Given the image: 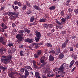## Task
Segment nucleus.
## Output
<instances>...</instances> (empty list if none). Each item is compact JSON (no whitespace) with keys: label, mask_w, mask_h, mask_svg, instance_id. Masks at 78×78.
<instances>
[{"label":"nucleus","mask_w":78,"mask_h":78,"mask_svg":"<svg viewBox=\"0 0 78 78\" xmlns=\"http://www.w3.org/2000/svg\"><path fill=\"white\" fill-rule=\"evenodd\" d=\"M32 62H33V64H36V61L35 60H33Z\"/></svg>","instance_id":"nucleus-56"},{"label":"nucleus","mask_w":78,"mask_h":78,"mask_svg":"<svg viewBox=\"0 0 78 78\" xmlns=\"http://www.w3.org/2000/svg\"><path fill=\"white\" fill-rule=\"evenodd\" d=\"M19 14V13H16V12H12L11 11L9 12V14L8 16H11V15H14V16H18Z\"/></svg>","instance_id":"nucleus-5"},{"label":"nucleus","mask_w":78,"mask_h":78,"mask_svg":"<svg viewBox=\"0 0 78 78\" xmlns=\"http://www.w3.org/2000/svg\"><path fill=\"white\" fill-rule=\"evenodd\" d=\"M39 21L40 22H43V23L44 22H46V19L42 18L40 19L39 20Z\"/></svg>","instance_id":"nucleus-22"},{"label":"nucleus","mask_w":78,"mask_h":78,"mask_svg":"<svg viewBox=\"0 0 78 78\" xmlns=\"http://www.w3.org/2000/svg\"><path fill=\"white\" fill-rule=\"evenodd\" d=\"M34 67V69H37L38 68V67L37 66L36 64H34L33 65Z\"/></svg>","instance_id":"nucleus-49"},{"label":"nucleus","mask_w":78,"mask_h":78,"mask_svg":"<svg viewBox=\"0 0 78 78\" xmlns=\"http://www.w3.org/2000/svg\"><path fill=\"white\" fill-rule=\"evenodd\" d=\"M12 27H16V25L14 23H13L12 24Z\"/></svg>","instance_id":"nucleus-61"},{"label":"nucleus","mask_w":78,"mask_h":78,"mask_svg":"<svg viewBox=\"0 0 78 78\" xmlns=\"http://www.w3.org/2000/svg\"><path fill=\"white\" fill-rule=\"evenodd\" d=\"M60 14L61 16H64L65 14L64 12H63V11H62L60 12Z\"/></svg>","instance_id":"nucleus-46"},{"label":"nucleus","mask_w":78,"mask_h":78,"mask_svg":"<svg viewBox=\"0 0 78 78\" xmlns=\"http://www.w3.org/2000/svg\"><path fill=\"white\" fill-rule=\"evenodd\" d=\"M73 56L74 58V59H76V55H74V54L73 55Z\"/></svg>","instance_id":"nucleus-60"},{"label":"nucleus","mask_w":78,"mask_h":78,"mask_svg":"<svg viewBox=\"0 0 78 78\" xmlns=\"http://www.w3.org/2000/svg\"><path fill=\"white\" fill-rule=\"evenodd\" d=\"M35 40L36 42H38L39 41V40H40V37H36L35 38Z\"/></svg>","instance_id":"nucleus-23"},{"label":"nucleus","mask_w":78,"mask_h":78,"mask_svg":"<svg viewBox=\"0 0 78 78\" xmlns=\"http://www.w3.org/2000/svg\"><path fill=\"white\" fill-rule=\"evenodd\" d=\"M19 48H21V49H22L23 48V44H20V45H19Z\"/></svg>","instance_id":"nucleus-40"},{"label":"nucleus","mask_w":78,"mask_h":78,"mask_svg":"<svg viewBox=\"0 0 78 78\" xmlns=\"http://www.w3.org/2000/svg\"><path fill=\"white\" fill-rule=\"evenodd\" d=\"M61 51V49L60 48H57L56 50V54L55 53L56 55H59V53H60Z\"/></svg>","instance_id":"nucleus-13"},{"label":"nucleus","mask_w":78,"mask_h":78,"mask_svg":"<svg viewBox=\"0 0 78 78\" xmlns=\"http://www.w3.org/2000/svg\"><path fill=\"white\" fill-rule=\"evenodd\" d=\"M32 45V47H34V48L35 49H37L38 48H39V46H38L39 44H38V43H33Z\"/></svg>","instance_id":"nucleus-8"},{"label":"nucleus","mask_w":78,"mask_h":78,"mask_svg":"<svg viewBox=\"0 0 78 78\" xmlns=\"http://www.w3.org/2000/svg\"><path fill=\"white\" fill-rule=\"evenodd\" d=\"M48 27L49 28H52L54 27V26L52 24H48Z\"/></svg>","instance_id":"nucleus-32"},{"label":"nucleus","mask_w":78,"mask_h":78,"mask_svg":"<svg viewBox=\"0 0 78 78\" xmlns=\"http://www.w3.org/2000/svg\"><path fill=\"white\" fill-rule=\"evenodd\" d=\"M45 56H42L41 58V59H43V60H44V59H45Z\"/></svg>","instance_id":"nucleus-63"},{"label":"nucleus","mask_w":78,"mask_h":78,"mask_svg":"<svg viewBox=\"0 0 78 78\" xmlns=\"http://www.w3.org/2000/svg\"><path fill=\"white\" fill-rule=\"evenodd\" d=\"M47 64V62H44L41 65V67H43V66H45V65H46V64Z\"/></svg>","instance_id":"nucleus-35"},{"label":"nucleus","mask_w":78,"mask_h":78,"mask_svg":"<svg viewBox=\"0 0 78 78\" xmlns=\"http://www.w3.org/2000/svg\"><path fill=\"white\" fill-rule=\"evenodd\" d=\"M45 45L48 47H53V46L50 43H46Z\"/></svg>","instance_id":"nucleus-16"},{"label":"nucleus","mask_w":78,"mask_h":78,"mask_svg":"<svg viewBox=\"0 0 78 78\" xmlns=\"http://www.w3.org/2000/svg\"><path fill=\"white\" fill-rule=\"evenodd\" d=\"M3 28L4 30H6V29H7V28H8V27L6 25H5V26H4Z\"/></svg>","instance_id":"nucleus-57"},{"label":"nucleus","mask_w":78,"mask_h":78,"mask_svg":"<svg viewBox=\"0 0 78 78\" xmlns=\"http://www.w3.org/2000/svg\"><path fill=\"white\" fill-rule=\"evenodd\" d=\"M27 6L26 5H23V6L22 8V9L23 11H24V10H25V9H27Z\"/></svg>","instance_id":"nucleus-28"},{"label":"nucleus","mask_w":78,"mask_h":78,"mask_svg":"<svg viewBox=\"0 0 78 78\" xmlns=\"http://www.w3.org/2000/svg\"><path fill=\"white\" fill-rule=\"evenodd\" d=\"M41 53H42V51L41 50H38L37 51V55L39 56V55H41Z\"/></svg>","instance_id":"nucleus-24"},{"label":"nucleus","mask_w":78,"mask_h":78,"mask_svg":"<svg viewBox=\"0 0 78 78\" xmlns=\"http://www.w3.org/2000/svg\"><path fill=\"white\" fill-rule=\"evenodd\" d=\"M70 17H71V14H69L68 16L65 17V19H67V20H69V19H70Z\"/></svg>","instance_id":"nucleus-29"},{"label":"nucleus","mask_w":78,"mask_h":78,"mask_svg":"<svg viewBox=\"0 0 78 78\" xmlns=\"http://www.w3.org/2000/svg\"><path fill=\"white\" fill-rule=\"evenodd\" d=\"M33 8L34 9H35L38 10V11H41V8H39V6H37L36 5H34L33 6Z\"/></svg>","instance_id":"nucleus-12"},{"label":"nucleus","mask_w":78,"mask_h":78,"mask_svg":"<svg viewBox=\"0 0 78 78\" xmlns=\"http://www.w3.org/2000/svg\"><path fill=\"white\" fill-rule=\"evenodd\" d=\"M20 71L21 72H22L23 73L25 71V69H24V68H21L20 69Z\"/></svg>","instance_id":"nucleus-52"},{"label":"nucleus","mask_w":78,"mask_h":78,"mask_svg":"<svg viewBox=\"0 0 78 78\" xmlns=\"http://www.w3.org/2000/svg\"><path fill=\"white\" fill-rule=\"evenodd\" d=\"M34 23H30V24H29V25L30 26H32V25H34Z\"/></svg>","instance_id":"nucleus-64"},{"label":"nucleus","mask_w":78,"mask_h":78,"mask_svg":"<svg viewBox=\"0 0 78 78\" xmlns=\"http://www.w3.org/2000/svg\"><path fill=\"white\" fill-rule=\"evenodd\" d=\"M31 12V10H29L27 11L26 14H27L29 15V14H30Z\"/></svg>","instance_id":"nucleus-36"},{"label":"nucleus","mask_w":78,"mask_h":78,"mask_svg":"<svg viewBox=\"0 0 78 78\" xmlns=\"http://www.w3.org/2000/svg\"><path fill=\"white\" fill-rule=\"evenodd\" d=\"M0 42L2 45H6V42L4 41V38L2 37H0Z\"/></svg>","instance_id":"nucleus-9"},{"label":"nucleus","mask_w":78,"mask_h":78,"mask_svg":"<svg viewBox=\"0 0 78 78\" xmlns=\"http://www.w3.org/2000/svg\"><path fill=\"white\" fill-rule=\"evenodd\" d=\"M54 60H55V57L51 55H50L49 57V60L52 62Z\"/></svg>","instance_id":"nucleus-10"},{"label":"nucleus","mask_w":78,"mask_h":78,"mask_svg":"<svg viewBox=\"0 0 78 78\" xmlns=\"http://www.w3.org/2000/svg\"><path fill=\"white\" fill-rule=\"evenodd\" d=\"M7 45L10 48L11 47H14V44H13V43L10 42H9Z\"/></svg>","instance_id":"nucleus-17"},{"label":"nucleus","mask_w":78,"mask_h":78,"mask_svg":"<svg viewBox=\"0 0 78 78\" xmlns=\"http://www.w3.org/2000/svg\"><path fill=\"white\" fill-rule=\"evenodd\" d=\"M18 2L17 1H15V2H14V4L15 5H17L18 3Z\"/></svg>","instance_id":"nucleus-58"},{"label":"nucleus","mask_w":78,"mask_h":78,"mask_svg":"<svg viewBox=\"0 0 78 78\" xmlns=\"http://www.w3.org/2000/svg\"><path fill=\"white\" fill-rule=\"evenodd\" d=\"M69 48L70 49V51H73V47H69Z\"/></svg>","instance_id":"nucleus-43"},{"label":"nucleus","mask_w":78,"mask_h":78,"mask_svg":"<svg viewBox=\"0 0 78 78\" xmlns=\"http://www.w3.org/2000/svg\"><path fill=\"white\" fill-rule=\"evenodd\" d=\"M49 53L52 54H55V51L54 50H51L49 52Z\"/></svg>","instance_id":"nucleus-38"},{"label":"nucleus","mask_w":78,"mask_h":78,"mask_svg":"<svg viewBox=\"0 0 78 78\" xmlns=\"http://www.w3.org/2000/svg\"><path fill=\"white\" fill-rule=\"evenodd\" d=\"M9 76L10 77H12V76H14V72H12L9 73Z\"/></svg>","instance_id":"nucleus-31"},{"label":"nucleus","mask_w":78,"mask_h":78,"mask_svg":"<svg viewBox=\"0 0 78 78\" xmlns=\"http://www.w3.org/2000/svg\"><path fill=\"white\" fill-rule=\"evenodd\" d=\"M64 54L63 53H61L59 54L58 58L60 59H61L64 58Z\"/></svg>","instance_id":"nucleus-15"},{"label":"nucleus","mask_w":78,"mask_h":78,"mask_svg":"<svg viewBox=\"0 0 78 78\" xmlns=\"http://www.w3.org/2000/svg\"><path fill=\"white\" fill-rule=\"evenodd\" d=\"M4 29L3 28H1V29L0 30V31H1V33H3V32H4L5 31V30H4Z\"/></svg>","instance_id":"nucleus-53"},{"label":"nucleus","mask_w":78,"mask_h":78,"mask_svg":"<svg viewBox=\"0 0 78 78\" xmlns=\"http://www.w3.org/2000/svg\"><path fill=\"white\" fill-rule=\"evenodd\" d=\"M8 69L7 67H4L3 66H0V72H2V71L1 69H2L3 72H5Z\"/></svg>","instance_id":"nucleus-11"},{"label":"nucleus","mask_w":78,"mask_h":78,"mask_svg":"<svg viewBox=\"0 0 78 78\" xmlns=\"http://www.w3.org/2000/svg\"><path fill=\"white\" fill-rule=\"evenodd\" d=\"M5 9V6L4 5H3L2 6L1 9H0V11H3V10H4V9Z\"/></svg>","instance_id":"nucleus-33"},{"label":"nucleus","mask_w":78,"mask_h":78,"mask_svg":"<svg viewBox=\"0 0 78 78\" xmlns=\"http://www.w3.org/2000/svg\"><path fill=\"white\" fill-rule=\"evenodd\" d=\"M24 30L26 33H27V34H30V32H31V31H30V30L28 29L27 28H25L24 29Z\"/></svg>","instance_id":"nucleus-14"},{"label":"nucleus","mask_w":78,"mask_h":78,"mask_svg":"<svg viewBox=\"0 0 78 78\" xmlns=\"http://www.w3.org/2000/svg\"><path fill=\"white\" fill-rule=\"evenodd\" d=\"M76 38V36L75 35H73L71 37L72 39H74Z\"/></svg>","instance_id":"nucleus-54"},{"label":"nucleus","mask_w":78,"mask_h":78,"mask_svg":"<svg viewBox=\"0 0 78 78\" xmlns=\"http://www.w3.org/2000/svg\"><path fill=\"white\" fill-rule=\"evenodd\" d=\"M19 33H24L25 31H24L23 30H19L18 31Z\"/></svg>","instance_id":"nucleus-44"},{"label":"nucleus","mask_w":78,"mask_h":78,"mask_svg":"<svg viewBox=\"0 0 78 78\" xmlns=\"http://www.w3.org/2000/svg\"><path fill=\"white\" fill-rule=\"evenodd\" d=\"M66 67L67 68L66 69H68V64L66 63H63L59 67V70H60V72H64V69H66Z\"/></svg>","instance_id":"nucleus-3"},{"label":"nucleus","mask_w":78,"mask_h":78,"mask_svg":"<svg viewBox=\"0 0 78 78\" xmlns=\"http://www.w3.org/2000/svg\"><path fill=\"white\" fill-rule=\"evenodd\" d=\"M64 53H67L68 51V48L66 47V48H65L64 50Z\"/></svg>","instance_id":"nucleus-34"},{"label":"nucleus","mask_w":78,"mask_h":78,"mask_svg":"<svg viewBox=\"0 0 78 78\" xmlns=\"http://www.w3.org/2000/svg\"><path fill=\"white\" fill-rule=\"evenodd\" d=\"M21 2H18L17 5H18V6H21Z\"/></svg>","instance_id":"nucleus-55"},{"label":"nucleus","mask_w":78,"mask_h":78,"mask_svg":"<svg viewBox=\"0 0 78 78\" xmlns=\"http://www.w3.org/2000/svg\"><path fill=\"white\" fill-rule=\"evenodd\" d=\"M33 39H30V38H27L24 40V41L25 42H27L29 43V44H31L33 42Z\"/></svg>","instance_id":"nucleus-6"},{"label":"nucleus","mask_w":78,"mask_h":78,"mask_svg":"<svg viewBox=\"0 0 78 78\" xmlns=\"http://www.w3.org/2000/svg\"><path fill=\"white\" fill-rule=\"evenodd\" d=\"M66 45L67 44H66L64 43L62 45L61 48L63 49H64L65 47H66Z\"/></svg>","instance_id":"nucleus-21"},{"label":"nucleus","mask_w":78,"mask_h":78,"mask_svg":"<svg viewBox=\"0 0 78 78\" xmlns=\"http://www.w3.org/2000/svg\"><path fill=\"white\" fill-rule=\"evenodd\" d=\"M68 11L69 12H72V8H70L68 9Z\"/></svg>","instance_id":"nucleus-47"},{"label":"nucleus","mask_w":78,"mask_h":78,"mask_svg":"<svg viewBox=\"0 0 78 78\" xmlns=\"http://www.w3.org/2000/svg\"><path fill=\"white\" fill-rule=\"evenodd\" d=\"M49 9L50 10H55L56 9V6L53 5L51 7H49Z\"/></svg>","instance_id":"nucleus-18"},{"label":"nucleus","mask_w":78,"mask_h":78,"mask_svg":"<svg viewBox=\"0 0 78 78\" xmlns=\"http://www.w3.org/2000/svg\"><path fill=\"white\" fill-rule=\"evenodd\" d=\"M0 50L3 51H6V48H0Z\"/></svg>","instance_id":"nucleus-42"},{"label":"nucleus","mask_w":78,"mask_h":78,"mask_svg":"<svg viewBox=\"0 0 78 78\" xmlns=\"http://www.w3.org/2000/svg\"><path fill=\"white\" fill-rule=\"evenodd\" d=\"M9 18L11 20H14V19H15V16H12V15H10L9 16Z\"/></svg>","instance_id":"nucleus-20"},{"label":"nucleus","mask_w":78,"mask_h":78,"mask_svg":"<svg viewBox=\"0 0 78 78\" xmlns=\"http://www.w3.org/2000/svg\"><path fill=\"white\" fill-rule=\"evenodd\" d=\"M40 62H41V63H43L44 62V60H43L42 59H40Z\"/></svg>","instance_id":"nucleus-59"},{"label":"nucleus","mask_w":78,"mask_h":78,"mask_svg":"<svg viewBox=\"0 0 78 78\" xmlns=\"http://www.w3.org/2000/svg\"><path fill=\"white\" fill-rule=\"evenodd\" d=\"M12 55H11L9 54L8 55L7 57L6 56H3V58H1V61L5 63V64H7V63H9L10 62H11V59H12Z\"/></svg>","instance_id":"nucleus-1"},{"label":"nucleus","mask_w":78,"mask_h":78,"mask_svg":"<svg viewBox=\"0 0 78 78\" xmlns=\"http://www.w3.org/2000/svg\"><path fill=\"white\" fill-rule=\"evenodd\" d=\"M35 75L36 78H38V76H39V72H36L35 73Z\"/></svg>","instance_id":"nucleus-26"},{"label":"nucleus","mask_w":78,"mask_h":78,"mask_svg":"<svg viewBox=\"0 0 78 78\" xmlns=\"http://www.w3.org/2000/svg\"><path fill=\"white\" fill-rule=\"evenodd\" d=\"M43 27L44 28H47L48 27V25L47 24L44 23L43 24Z\"/></svg>","instance_id":"nucleus-30"},{"label":"nucleus","mask_w":78,"mask_h":78,"mask_svg":"<svg viewBox=\"0 0 78 78\" xmlns=\"http://www.w3.org/2000/svg\"><path fill=\"white\" fill-rule=\"evenodd\" d=\"M44 52L45 53L44 54V55H45V54H47L48 53V50L47 49L45 50Z\"/></svg>","instance_id":"nucleus-50"},{"label":"nucleus","mask_w":78,"mask_h":78,"mask_svg":"<svg viewBox=\"0 0 78 78\" xmlns=\"http://www.w3.org/2000/svg\"><path fill=\"white\" fill-rule=\"evenodd\" d=\"M34 32L36 37H41V34L40 32H38L37 30H35Z\"/></svg>","instance_id":"nucleus-7"},{"label":"nucleus","mask_w":78,"mask_h":78,"mask_svg":"<svg viewBox=\"0 0 78 78\" xmlns=\"http://www.w3.org/2000/svg\"><path fill=\"white\" fill-rule=\"evenodd\" d=\"M26 5L27 6L29 7V8L31 7V4L28 1H26Z\"/></svg>","instance_id":"nucleus-19"},{"label":"nucleus","mask_w":78,"mask_h":78,"mask_svg":"<svg viewBox=\"0 0 78 78\" xmlns=\"http://www.w3.org/2000/svg\"><path fill=\"white\" fill-rule=\"evenodd\" d=\"M74 63H75V61L73 60L71 62L70 64L73 65Z\"/></svg>","instance_id":"nucleus-62"},{"label":"nucleus","mask_w":78,"mask_h":78,"mask_svg":"<svg viewBox=\"0 0 78 78\" xmlns=\"http://www.w3.org/2000/svg\"><path fill=\"white\" fill-rule=\"evenodd\" d=\"M24 34L23 33H21L20 34H18L16 36V38L19 41H23V36Z\"/></svg>","instance_id":"nucleus-4"},{"label":"nucleus","mask_w":78,"mask_h":78,"mask_svg":"<svg viewBox=\"0 0 78 78\" xmlns=\"http://www.w3.org/2000/svg\"><path fill=\"white\" fill-rule=\"evenodd\" d=\"M39 56L38 55H37V54H34V58H39Z\"/></svg>","instance_id":"nucleus-48"},{"label":"nucleus","mask_w":78,"mask_h":78,"mask_svg":"<svg viewBox=\"0 0 78 78\" xmlns=\"http://www.w3.org/2000/svg\"><path fill=\"white\" fill-rule=\"evenodd\" d=\"M69 39H67L64 42L65 44H67L69 42Z\"/></svg>","instance_id":"nucleus-45"},{"label":"nucleus","mask_w":78,"mask_h":78,"mask_svg":"<svg viewBox=\"0 0 78 78\" xmlns=\"http://www.w3.org/2000/svg\"><path fill=\"white\" fill-rule=\"evenodd\" d=\"M24 67L26 68V69H25V73H24V76H28L30 75V73H29V72H28V71L27 69H28V70H32L33 69H32V68H31V66L28 65L24 66Z\"/></svg>","instance_id":"nucleus-2"},{"label":"nucleus","mask_w":78,"mask_h":78,"mask_svg":"<svg viewBox=\"0 0 78 78\" xmlns=\"http://www.w3.org/2000/svg\"><path fill=\"white\" fill-rule=\"evenodd\" d=\"M34 16H33L31 17L30 21V22H33L34 21Z\"/></svg>","instance_id":"nucleus-27"},{"label":"nucleus","mask_w":78,"mask_h":78,"mask_svg":"<svg viewBox=\"0 0 78 78\" xmlns=\"http://www.w3.org/2000/svg\"><path fill=\"white\" fill-rule=\"evenodd\" d=\"M8 52L9 54H12V52H11V51L10 49L8 50Z\"/></svg>","instance_id":"nucleus-51"},{"label":"nucleus","mask_w":78,"mask_h":78,"mask_svg":"<svg viewBox=\"0 0 78 78\" xmlns=\"http://www.w3.org/2000/svg\"><path fill=\"white\" fill-rule=\"evenodd\" d=\"M74 12L76 14H77L78 15V9H76L74 10Z\"/></svg>","instance_id":"nucleus-37"},{"label":"nucleus","mask_w":78,"mask_h":78,"mask_svg":"<svg viewBox=\"0 0 78 78\" xmlns=\"http://www.w3.org/2000/svg\"><path fill=\"white\" fill-rule=\"evenodd\" d=\"M20 55L21 56H24V52L23 51L21 50L20 51Z\"/></svg>","instance_id":"nucleus-25"},{"label":"nucleus","mask_w":78,"mask_h":78,"mask_svg":"<svg viewBox=\"0 0 78 78\" xmlns=\"http://www.w3.org/2000/svg\"><path fill=\"white\" fill-rule=\"evenodd\" d=\"M61 21H62V22H61V23H62V22H66V19L65 18V19H64V18H63L62 19H61Z\"/></svg>","instance_id":"nucleus-41"},{"label":"nucleus","mask_w":78,"mask_h":78,"mask_svg":"<svg viewBox=\"0 0 78 78\" xmlns=\"http://www.w3.org/2000/svg\"><path fill=\"white\" fill-rule=\"evenodd\" d=\"M12 8L14 10V12H17V10L16 9H15V8H14V4L12 5Z\"/></svg>","instance_id":"nucleus-39"}]
</instances>
